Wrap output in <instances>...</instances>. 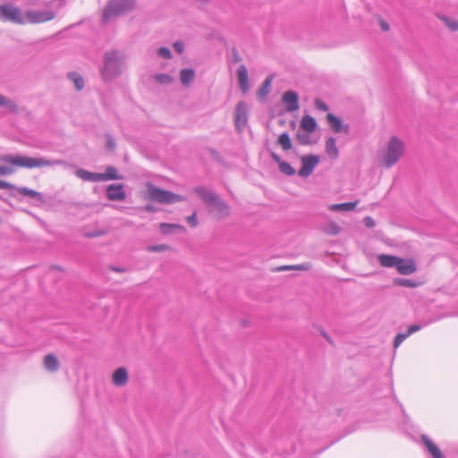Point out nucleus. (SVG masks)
<instances>
[{
	"label": "nucleus",
	"mask_w": 458,
	"mask_h": 458,
	"mask_svg": "<svg viewBox=\"0 0 458 458\" xmlns=\"http://www.w3.org/2000/svg\"><path fill=\"white\" fill-rule=\"evenodd\" d=\"M101 182L110 180H119L121 176L118 174V171L114 166H107L105 173H100Z\"/></svg>",
	"instance_id": "25"
},
{
	"label": "nucleus",
	"mask_w": 458,
	"mask_h": 458,
	"mask_svg": "<svg viewBox=\"0 0 458 458\" xmlns=\"http://www.w3.org/2000/svg\"><path fill=\"white\" fill-rule=\"evenodd\" d=\"M194 192L208 205L216 207L220 210L227 208L224 201L211 190L204 186H197L194 188Z\"/></svg>",
	"instance_id": "6"
},
{
	"label": "nucleus",
	"mask_w": 458,
	"mask_h": 458,
	"mask_svg": "<svg viewBox=\"0 0 458 458\" xmlns=\"http://www.w3.org/2000/svg\"><path fill=\"white\" fill-rule=\"evenodd\" d=\"M442 20L444 21L445 24L452 30V31H456L458 30V21H455V20H453L447 16H444L442 18Z\"/></svg>",
	"instance_id": "38"
},
{
	"label": "nucleus",
	"mask_w": 458,
	"mask_h": 458,
	"mask_svg": "<svg viewBox=\"0 0 458 458\" xmlns=\"http://www.w3.org/2000/svg\"><path fill=\"white\" fill-rule=\"evenodd\" d=\"M427 325H428V323L413 324L408 327L406 332L398 333L394 339V343H393L394 347L396 349L407 337H409L413 333L420 331L421 328H423Z\"/></svg>",
	"instance_id": "14"
},
{
	"label": "nucleus",
	"mask_w": 458,
	"mask_h": 458,
	"mask_svg": "<svg viewBox=\"0 0 458 458\" xmlns=\"http://www.w3.org/2000/svg\"><path fill=\"white\" fill-rule=\"evenodd\" d=\"M282 101L285 104L288 112H294L299 109V96L293 90H286L282 96Z\"/></svg>",
	"instance_id": "11"
},
{
	"label": "nucleus",
	"mask_w": 458,
	"mask_h": 458,
	"mask_svg": "<svg viewBox=\"0 0 458 458\" xmlns=\"http://www.w3.org/2000/svg\"><path fill=\"white\" fill-rule=\"evenodd\" d=\"M145 208L148 212H155V211H157V208L153 205H151V204L146 205Z\"/></svg>",
	"instance_id": "52"
},
{
	"label": "nucleus",
	"mask_w": 458,
	"mask_h": 458,
	"mask_svg": "<svg viewBox=\"0 0 458 458\" xmlns=\"http://www.w3.org/2000/svg\"><path fill=\"white\" fill-rule=\"evenodd\" d=\"M55 13L50 10L27 11L26 21L30 23H40L53 20Z\"/></svg>",
	"instance_id": "9"
},
{
	"label": "nucleus",
	"mask_w": 458,
	"mask_h": 458,
	"mask_svg": "<svg viewBox=\"0 0 458 458\" xmlns=\"http://www.w3.org/2000/svg\"><path fill=\"white\" fill-rule=\"evenodd\" d=\"M101 234H102V233L98 231V232H92V233H88V236L90 238H93V237H98Z\"/></svg>",
	"instance_id": "53"
},
{
	"label": "nucleus",
	"mask_w": 458,
	"mask_h": 458,
	"mask_svg": "<svg viewBox=\"0 0 458 458\" xmlns=\"http://www.w3.org/2000/svg\"><path fill=\"white\" fill-rule=\"evenodd\" d=\"M290 268H293V269H297V270H305L308 268V266L305 265V264H301V265H297V266H294V267H282L279 268V270H287V269H290Z\"/></svg>",
	"instance_id": "47"
},
{
	"label": "nucleus",
	"mask_w": 458,
	"mask_h": 458,
	"mask_svg": "<svg viewBox=\"0 0 458 458\" xmlns=\"http://www.w3.org/2000/svg\"><path fill=\"white\" fill-rule=\"evenodd\" d=\"M379 264L384 267H395L398 264L399 257L388 255V254H381L377 258Z\"/></svg>",
	"instance_id": "20"
},
{
	"label": "nucleus",
	"mask_w": 458,
	"mask_h": 458,
	"mask_svg": "<svg viewBox=\"0 0 458 458\" xmlns=\"http://www.w3.org/2000/svg\"><path fill=\"white\" fill-rule=\"evenodd\" d=\"M327 120L331 129L335 133H339V132H342V131L348 132L349 126L348 125H344V123L341 121V119L336 117L335 114H333L331 113H328L327 115Z\"/></svg>",
	"instance_id": "16"
},
{
	"label": "nucleus",
	"mask_w": 458,
	"mask_h": 458,
	"mask_svg": "<svg viewBox=\"0 0 458 458\" xmlns=\"http://www.w3.org/2000/svg\"><path fill=\"white\" fill-rule=\"evenodd\" d=\"M317 128V122L315 118L310 115H304L301 121V129L307 131L312 132Z\"/></svg>",
	"instance_id": "23"
},
{
	"label": "nucleus",
	"mask_w": 458,
	"mask_h": 458,
	"mask_svg": "<svg viewBox=\"0 0 458 458\" xmlns=\"http://www.w3.org/2000/svg\"><path fill=\"white\" fill-rule=\"evenodd\" d=\"M12 12L13 13L9 21H12L16 24H24L25 22H27L26 17H23L19 8L15 7Z\"/></svg>",
	"instance_id": "33"
},
{
	"label": "nucleus",
	"mask_w": 458,
	"mask_h": 458,
	"mask_svg": "<svg viewBox=\"0 0 458 458\" xmlns=\"http://www.w3.org/2000/svg\"><path fill=\"white\" fill-rule=\"evenodd\" d=\"M174 48L178 54H182L184 50V44L181 41H176L174 44Z\"/></svg>",
	"instance_id": "48"
},
{
	"label": "nucleus",
	"mask_w": 458,
	"mask_h": 458,
	"mask_svg": "<svg viewBox=\"0 0 458 458\" xmlns=\"http://www.w3.org/2000/svg\"><path fill=\"white\" fill-rule=\"evenodd\" d=\"M153 78L160 84H171L174 81L173 77L166 73H157Z\"/></svg>",
	"instance_id": "34"
},
{
	"label": "nucleus",
	"mask_w": 458,
	"mask_h": 458,
	"mask_svg": "<svg viewBox=\"0 0 458 458\" xmlns=\"http://www.w3.org/2000/svg\"><path fill=\"white\" fill-rule=\"evenodd\" d=\"M68 79L73 82L77 90H81L85 86L83 77L76 72H69Z\"/></svg>",
	"instance_id": "28"
},
{
	"label": "nucleus",
	"mask_w": 458,
	"mask_h": 458,
	"mask_svg": "<svg viewBox=\"0 0 458 458\" xmlns=\"http://www.w3.org/2000/svg\"><path fill=\"white\" fill-rule=\"evenodd\" d=\"M128 380V373L124 368H118L113 374V382L117 386H122Z\"/></svg>",
	"instance_id": "22"
},
{
	"label": "nucleus",
	"mask_w": 458,
	"mask_h": 458,
	"mask_svg": "<svg viewBox=\"0 0 458 458\" xmlns=\"http://www.w3.org/2000/svg\"><path fill=\"white\" fill-rule=\"evenodd\" d=\"M396 269L401 275L407 276L414 273L417 269V267L413 259H405L399 258Z\"/></svg>",
	"instance_id": "15"
},
{
	"label": "nucleus",
	"mask_w": 458,
	"mask_h": 458,
	"mask_svg": "<svg viewBox=\"0 0 458 458\" xmlns=\"http://www.w3.org/2000/svg\"><path fill=\"white\" fill-rule=\"evenodd\" d=\"M0 106H6L13 112L18 111L17 105L13 101L9 100L7 98H5L3 95H0Z\"/></svg>",
	"instance_id": "36"
},
{
	"label": "nucleus",
	"mask_w": 458,
	"mask_h": 458,
	"mask_svg": "<svg viewBox=\"0 0 458 458\" xmlns=\"http://www.w3.org/2000/svg\"><path fill=\"white\" fill-rule=\"evenodd\" d=\"M394 284L408 288H415L420 285L418 282L407 278H395L394 279Z\"/></svg>",
	"instance_id": "31"
},
{
	"label": "nucleus",
	"mask_w": 458,
	"mask_h": 458,
	"mask_svg": "<svg viewBox=\"0 0 458 458\" xmlns=\"http://www.w3.org/2000/svg\"><path fill=\"white\" fill-rule=\"evenodd\" d=\"M326 232L331 235H337L340 233V227L335 223L327 225Z\"/></svg>",
	"instance_id": "40"
},
{
	"label": "nucleus",
	"mask_w": 458,
	"mask_h": 458,
	"mask_svg": "<svg viewBox=\"0 0 458 458\" xmlns=\"http://www.w3.org/2000/svg\"><path fill=\"white\" fill-rule=\"evenodd\" d=\"M310 133V132H307L305 131L304 132H301V131L297 132V140L301 145H309L311 143Z\"/></svg>",
	"instance_id": "37"
},
{
	"label": "nucleus",
	"mask_w": 458,
	"mask_h": 458,
	"mask_svg": "<svg viewBox=\"0 0 458 458\" xmlns=\"http://www.w3.org/2000/svg\"><path fill=\"white\" fill-rule=\"evenodd\" d=\"M187 222L191 227H196L198 225V219L196 213L187 217Z\"/></svg>",
	"instance_id": "45"
},
{
	"label": "nucleus",
	"mask_w": 458,
	"mask_h": 458,
	"mask_svg": "<svg viewBox=\"0 0 458 458\" xmlns=\"http://www.w3.org/2000/svg\"><path fill=\"white\" fill-rule=\"evenodd\" d=\"M277 143L285 151L290 150L293 147L291 138L287 132H284L281 135H279L277 139Z\"/></svg>",
	"instance_id": "29"
},
{
	"label": "nucleus",
	"mask_w": 458,
	"mask_h": 458,
	"mask_svg": "<svg viewBox=\"0 0 458 458\" xmlns=\"http://www.w3.org/2000/svg\"><path fill=\"white\" fill-rule=\"evenodd\" d=\"M195 78V72L191 68H184L180 72V79L183 85H189Z\"/></svg>",
	"instance_id": "27"
},
{
	"label": "nucleus",
	"mask_w": 458,
	"mask_h": 458,
	"mask_svg": "<svg viewBox=\"0 0 458 458\" xmlns=\"http://www.w3.org/2000/svg\"><path fill=\"white\" fill-rule=\"evenodd\" d=\"M363 224L368 228H373L376 225L375 220L371 216H366L363 219Z\"/></svg>",
	"instance_id": "46"
},
{
	"label": "nucleus",
	"mask_w": 458,
	"mask_h": 458,
	"mask_svg": "<svg viewBox=\"0 0 458 458\" xmlns=\"http://www.w3.org/2000/svg\"><path fill=\"white\" fill-rule=\"evenodd\" d=\"M248 121L247 105L243 101H240L234 110V123L237 131H242Z\"/></svg>",
	"instance_id": "10"
},
{
	"label": "nucleus",
	"mask_w": 458,
	"mask_h": 458,
	"mask_svg": "<svg viewBox=\"0 0 458 458\" xmlns=\"http://www.w3.org/2000/svg\"><path fill=\"white\" fill-rule=\"evenodd\" d=\"M123 56L118 50H109L104 55L103 65L100 67V74L105 82H109L117 78L123 70Z\"/></svg>",
	"instance_id": "2"
},
{
	"label": "nucleus",
	"mask_w": 458,
	"mask_h": 458,
	"mask_svg": "<svg viewBox=\"0 0 458 458\" xmlns=\"http://www.w3.org/2000/svg\"><path fill=\"white\" fill-rule=\"evenodd\" d=\"M421 443L432 458H446L438 446L425 434L420 436Z\"/></svg>",
	"instance_id": "13"
},
{
	"label": "nucleus",
	"mask_w": 458,
	"mask_h": 458,
	"mask_svg": "<svg viewBox=\"0 0 458 458\" xmlns=\"http://www.w3.org/2000/svg\"><path fill=\"white\" fill-rule=\"evenodd\" d=\"M157 55L164 59L172 58V52L168 47H161L157 50Z\"/></svg>",
	"instance_id": "39"
},
{
	"label": "nucleus",
	"mask_w": 458,
	"mask_h": 458,
	"mask_svg": "<svg viewBox=\"0 0 458 458\" xmlns=\"http://www.w3.org/2000/svg\"><path fill=\"white\" fill-rule=\"evenodd\" d=\"M135 5V0H110L103 13V21H107L112 17L131 12Z\"/></svg>",
	"instance_id": "5"
},
{
	"label": "nucleus",
	"mask_w": 458,
	"mask_h": 458,
	"mask_svg": "<svg viewBox=\"0 0 458 458\" xmlns=\"http://www.w3.org/2000/svg\"><path fill=\"white\" fill-rule=\"evenodd\" d=\"M199 2H200L201 4H206L208 2V0H198Z\"/></svg>",
	"instance_id": "56"
},
{
	"label": "nucleus",
	"mask_w": 458,
	"mask_h": 458,
	"mask_svg": "<svg viewBox=\"0 0 458 458\" xmlns=\"http://www.w3.org/2000/svg\"><path fill=\"white\" fill-rule=\"evenodd\" d=\"M359 200L353 202H344L338 204H332L329 206V210L335 212H349L353 210L358 205Z\"/></svg>",
	"instance_id": "19"
},
{
	"label": "nucleus",
	"mask_w": 458,
	"mask_h": 458,
	"mask_svg": "<svg viewBox=\"0 0 458 458\" xmlns=\"http://www.w3.org/2000/svg\"><path fill=\"white\" fill-rule=\"evenodd\" d=\"M273 79H274L273 75H269L263 81L261 87L259 88V89L258 91V97L259 98H264L268 95Z\"/></svg>",
	"instance_id": "26"
},
{
	"label": "nucleus",
	"mask_w": 458,
	"mask_h": 458,
	"mask_svg": "<svg viewBox=\"0 0 458 458\" xmlns=\"http://www.w3.org/2000/svg\"><path fill=\"white\" fill-rule=\"evenodd\" d=\"M326 151L331 158H337L339 155L338 148L336 147L335 140L333 137H329L326 141Z\"/></svg>",
	"instance_id": "24"
},
{
	"label": "nucleus",
	"mask_w": 458,
	"mask_h": 458,
	"mask_svg": "<svg viewBox=\"0 0 458 458\" xmlns=\"http://www.w3.org/2000/svg\"><path fill=\"white\" fill-rule=\"evenodd\" d=\"M15 8V6L12 4H4L0 5V19L6 21L10 20L12 15V11Z\"/></svg>",
	"instance_id": "32"
},
{
	"label": "nucleus",
	"mask_w": 458,
	"mask_h": 458,
	"mask_svg": "<svg viewBox=\"0 0 458 458\" xmlns=\"http://www.w3.org/2000/svg\"><path fill=\"white\" fill-rule=\"evenodd\" d=\"M147 195L151 201L161 204H173L185 199L182 195L175 194L170 191L163 190L151 182H147Z\"/></svg>",
	"instance_id": "3"
},
{
	"label": "nucleus",
	"mask_w": 458,
	"mask_h": 458,
	"mask_svg": "<svg viewBox=\"0 0 458 458\" xmlns=\"http://www.w3.org/2000/svg\"><path fill=\"white\" fill-rule=\"evenodd\" d=\"M166 249H167V246L164 245V244L154 245V246L149 247V250H151V251H162Z\"/></svg>",
	"instance_id": "49"
},
{
	"label": "nucleus",
	"mask_w": 458,
	"mask_h": 458,
	"mask_svg": "<svg viewBox=\"0 0 458 458\" xmlns=\"http://www.w3.org/2000/svg\"><path fill=\"white\" fill-rule=\"evenodd\" d=\"M106 197L111 201H122L126 198L123 184H110L106 187Z\"/></svg>",
	"instance_id": "12"
},
{
	"label": "nucleus",
	"mask_w": 458,
	"mask_h": 458,
	"mask_svg": "<svg viewBox=\"0 0 458 458\" xmlns=\"http://www.w3.org/2000/svg\"><path fill=\"white\" fill-rule=\"evenodd\" d=\"M242 60L237 49L235 47H233L232 49V54H231V57H230V62L232 64H237L239 63L240 61Z\"/></svg>",
	"instance_id": "43"
},
{
	"label": "nucleus",
	"mask_w": 458,
	"mask_h": 458,
	"mask_svg": "<svg viewBox=\"0 0 458 458\" xmlns=\"http://www.w3.org/2000/svg\"><path fill=\"white\" fill-rule=\"evenodd\" d=\"M160 232L163 234H171L175 232V230H182L183 227L180 225L176 224H169V223H162L160 224Z\"/></svg>",
	"instance_id": "30"
},
{
	"label": "nucleus",
	"mask_w": 458,
	"mask_h": 458,
	"mask_svg": "<svg viewBox=\"0 0 458 458\" xmlns=\"http://www.w3.org/2000/svg\"><path fill=\"white\" fill-rule=\"evenodd\" d=\"M314 106L318 110H320V111H327L329 108L328 106L320 98L315 99Z\"/></svg>",
	"instance_id": "41"
},
{
	"label": "nucleus",
	"mask_w": 458,
	"mask_h": 458,
	"mask_svg": "<svg viewBox=\"0 0 458 458\" xmlns=\"http://www.w3.org/2000/svg\"><path fill=\"white\" fill-rule=\"evenodd\" d=\"M106 148L109 150H114L116 147L114 139L109 134L106 135Z\"/></svg>",
	"instance_id": "42"
},
{
	"label": "nucleus",
	"mask_w": 458,
	"mask_h": 458,
	"mask_svg": "<svg viewBox=\"0 0 458 458\" xmlns=\"http://www.w3.org/2000/svg\"><path fill=\"white\" fill-rule=\"evenodd\" d=\"M401 407H403V406L401 405ZM402 411H403V415L406 416L405 411L403 410V408H402Z\"/></svg>",
	"instance_id": "57"
},
{
	"label": "nucleus",
	"mask_w": 458,
	"mask_h": 458,
	"mask_svg": "<svg viewBox=\"0 0 458 458\" xmlns=\"http://www.w3.org/2000/svg\"><path fill=\"white\" fill-rule=\"evenodd\" d=\"M75 174L77 177L87 182H101L100 173H93L85 169L80 168L76 170Z\"/></svg>",
	"instance_id": "18"
},
{
	"label": "nucleus",
	"mask_w": 458,
	"mask_h": 458,
	"mask_svg": "<svg viewBox=\"0 0 458 458\" xmlns=\"http://www.w3.org/2000/svg\"><path fill=\"white\" fill-rule=\"evenodd\" d=\"M239 87L242 93L249 90L248 70L244 65H240L237 70Z\"/></svg>",
	"instance_id": "17"
},
{
	"label": "nucleus",
	"mask_w": 458,
	"mask_h": 458,
	"mask_svg": "<svg viewBox=\"0 0 458 458\" xmlns=\"http://www.w3.org/2000/svg\"><path fill=\"white\" fill-rule=\"evenodd\" d=\"M14 173V169L7 165H0V176L9 175Z\"/></svg>",
	"instance_id": "44"
},
{
	"label": "nucleus",
	"mask_w": 458,
	"mask_h": 458,
	"mask_svg": "<svg viewBox=\"0 0 458 458\" xmlns=\"http://www.w3.org/2000/svg\"><path fill=\"white\" fill-rule=\"evenodd\" d=\"M270 157L273 159V161L276 162L278 165H280V163H282L284 161V160H282L280 156L278 154H276V152H271Z\"/></svg>",
	"instance_id": "50"
},
{
	"label": "nucleus",
	"mask_w": 458,
	"mask_h": 458,
	"mask_svg": "<svg viewBox=\"0 0 458 458\" xmlns=\"http://www.w3.org/2000/svg\"><path fill=\"white\" fill-rule=\"evenodd\" d=\"M321 334L327 339V341L328 343L333 344V341H332L331 337L327 334V332L322 331Z\"/></svg>",
	"instance_id": "54"
},
{
	"label": "nucleus",
	"mask_w": 458,
	"mask_h": 458,
	"mask_svg": "<svg viewBox=\"0 0 458 458\" xmlns=\"http://www.w3.org/2000/svg\"><path fill=\"white\" fill-rule=\"evenodd\" d=\"M0 160L15 166L25 168H40L46 166H55L64 165L65 162L62 159H47L46 157H32L22 155H4Z\"/></svg>",
	"instance_id": "1"
},
{
	"label": "nucleus",
	"mask_w": 458,
	"mask_h": 458,
	"mask_svg": "<svg viewBox=\"0 0 458 458\" xmlns=\"http://www.w3.org/2000/svg\"><path fill=\"white\" fill-rule=\"evenodd\" d=\"M111 269H112L113 271H115V272H123V271H124V269H123V268H122V267H111Z\"/></svg>",
	"instance_id": "55"
},
{
	"label": "nucleus",
	"mask_w": 458,
	"mask_h": 458,
	"mask_svg": "<svg viewBox=\"0 0 458 458\" xmlns=\"http://www.w3.org/2000/svg\"><path fill=\"white\" fill-rule=\"evenodd\" d=\"M379 24H380V28L383 31H387L389 30V25L386 21L380 20Z\"/></svg>",
	"instance_id": "51"
},
{
	"label": "nucleus",
	"mask_w": 458,
	"mask_h": 458,
	"mask_svg": "<svg viewBox=\"0 0 458 458\" xmlns=\"http://www.w3.org/2000/svg\"><path fill=\"white\" fill-rule=\"evenodd\" d=\"M278 166L280 172L288 176H292L296 174L295 169L286 161H283Z\"/></svg>",
	"instance_id": "35"
},
{
	"label": "nucleus",
	"mask_w": 458,
	"mask_h": 458,
	"mask_svg": "<svg viewBox=\"0 0 458 458\" xmlns=\"http://www.w3.org/2000/svg\"><path fill=\"white\" fill-rule=\"evenodd\" d=\"M44 366L47 370L55 372L59 369L60 363L54 354L48 353L44 358Z\"/></svg>",
	"instance_id": "21"
},
{
	"label": "nucleus",
	"mask_w": 458,
	"mask_h": 458,
	"mask_svg": "<svg viewBox=\"0 0 458 458\" xmlns=\"http://www.w3.org/2000/svg\"><path fill=\"white\" fill-rule=\"evenodd\" d=\"M0 189L17 191L20 194L30 197L37 204H42L45 202V199L41 192L27 187H16L14 184L6 181L0 180Z\"/></svg>",
	"instance_id": "7"
},
{
	"label": "nucleus",
	"mask_w": 458,
	"mask_h": 458,
	"mask_svg": "<svg viewBox=\"0 0 458 458\" xmlns=\"http://www.w3.org/2000/svg\"><path fill=\"white\" fill-rule=\"evenodd\" d=\"M301 167L298 172L299 176L306 178L310 176L319 163V157L309 154L301 157Z\"/></svg>",
	"instance_id": "8"
},
{
	"label": "nucleus",
	"mask_w": 458,
	"mask_h": 458,
	"mask_svg": "<svg viewBox=\"0 0 458 458\" xmlns=\"http://www.w3.org/2000/svg\"><path fill=\"white\" fill-rule=\"evenodd\" d=\"M403 149L404 146L403 141L396 136L391 137L387 144V148L381 157V164L385 167L390 168L398 162L403 153Z\"/></svg>",
	"instance_id": "4"
}]
</instances>
